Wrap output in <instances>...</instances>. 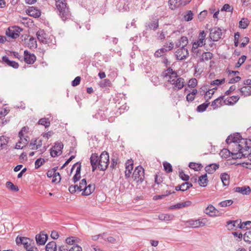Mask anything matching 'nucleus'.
Returning <instances> with one entry per match:
<instances>
[{
	"label": "nucleus",
	"instance_id": "864d4df0",
	"mask_svg": "<svg viewBox=\"0 0 251 251\" xmlns=\"http://www.w3.org/2000/svg\"><path fill=\"white\" fill-rule=\"evenodd\" d=\"M213 57V54L210 52H205L202 55V58L203 60L208 61Z\"/></svg>",
	"mask_w": 251,
	"mask_h": 251
},
{
	"label": "nucleus",
	"instance_id": "8fccbe9b",
	"mask_svg": "<svg viewBox=\"0 0 251 251\" xmlns=\"http://www.w3.org/2000/svg\"><path fill=\"white\" fill-rule=\"evenodd\" d=\"M163 165L164 170L167 173H169L173 171L172 166L170 163L165 162L163 163Z\"/></svg>",
	"mask_w": 251,
	"mask_h": 251
},
{
	"label": "nucleus",
	"instance_id": "f257e3e1",
	"mask_svg": "<svg viewBox=\"0 0 251 251\" xmlns=\"http://www.w3.org/2000/svg\"><path fill=\"white\" fill-rule=\"evenodd\" d=\"M162 75L164 77H168V81L173 85L174 90H179L183 87L185 83L184 78L178 76L177 72L171 67L168 68Z\"/></svg>",
	"mask_w": 251,
	"mask_h": 251
},
{
	"label": "nucleus",
	"instance_id": "bf43d9fd",
	"mask_svg": "<svg viewBox=\"0 0 251 251\" xmlns=\"http://www.w3.org/2000/svg\"><path fill=\"white\" fill-rule=\"evenodd\" d=\"M162 179L161 178H158L157 175H155V183L157 185V187H155V185H154L155 189H159V185H161V186L162 187L163 185L161 184L162 183Z\"/></svg>",
	"mask_w": 251,
	"mask_h": 251
},
{
	"label": "nucleus",
	"instance_id": "c9c22d12",
	"mask_svg": "<svg viewBox=\"0 0 251 251\" xmlns=\"http://www.w3.org/2000/svg\"><path fill=\"white\" fill-rule=\"evenodd\" d=\"M217 88L215 87V88H213L212 89H209L207 90V89H205V90H203V92L205 93L204 95V99H207L208 100V99H210L211 98L212 95H213L214 93V91H213V89H216Z\"/></svg>",
	"mask_w": 251,
	"mask_h": 251
},
{
	"label": "nucleus",
	"instance_id": "4d7b16f0",
	"mask_svg": "<svg viewBox=\"0 0 251 251\" xmlns=\"http://www.w3.org/2000/svg\"><path fill=\"white\" fill-rule=\"evenodd\" d=\"M45 160L43 158H40L37 159L35 162V168L36 169H38L40 167H41L43 164L44 163Z\"/></svg>",
	"mask_w": 251,
	"mask_h": 251
},
{
	"label": "nucleus",
	"instance_id": "58836bf2",
	"mask_svg": "<svg viewBox=\"0 0 251 251\" xmlns=\"http://www.w3.org/2000/svg\"><path fill=\"white\" fill-rule=\"evenodd\" d=\"M239 27L242 29H246L249 25V22L247 18H243L239 23Z\"/></svg>",
	"mask_w": 251,
	"mask_h": 251
},
{
	"label": "nucleus",
	"instance_id": "9b49d317",
	"mask_svg": "<svg viewBox=\"0 0 251 251\" xmlns=\"http://www.w3.org/2000/svg\"><path fill=\"white\" fill-rule=\"evenodd\" d=\"M222 29L218 27L212 28L210 31V38L213 41H218L221 38Z\"/></svg>",
	"mask_w": 251,
	"mask_h": 251
},
{
	"label": "nucleus",
	"instance_id": "37998d69",
	"mask_svg": "<svg viewBox=\"0 0 251 251\" xmlns=\"http://www.w3.org/2000/svg\"><path fill=\"white\" fill-rule=\"evenodd\" d=\"M193 13L191 10L187 11L186 14L184 15V20L186 22L191 21L193 19Z\"/></svg>",
	"mask_w": 251,
	"mask_h": 251
},
{
	"label": "nucleus",
	"instance_id": "680f3d73",
	"mask_svg": "<svg viewBox=\"0 0 251 251\" xmlns=\"http://www.w3.org/2000/svg\"><path fill=\"white\" fill-rule=\"evenodd\" d=\"M229 99L233 101L228 100L229 104L233 105L238 101L239 99V97L238 96H232L229 98Z\"/></svg>",
	"mask_w": 251,
	"mask_h": 251
},
{
	"label": "nucleus",
	"instance_id": "3c124183",
	"mask_svg": "<svg viewBox=\"0 0 251 251\" xmlns=\"http://www.w3.org/2000/svg\"><path fill=\"white\" fill-rule=\"evenodd\" d=\"M177 204L178 209H180L183 207L190 206L192 204V202L190 201H186L184 202L177 203Z\"/></svg>",
	"mask_w": 251,
	"mask_h": 251
},
{
	"label": "nucleus",
	"instance_id": "6e6d98bb",
	"mask_svg": "<svg viewBox=\"0 0 251 251\" xmlns=\"http://www.w3.org/2000/svg\"><path fill=\"white\" fill-rule=\"evenodd\" d=\"M197 84V80L195 78L190 79L188 82V86L189 87L194 88Z\"/></svg>",
	"mask_w": 251,
	"mask_h": 251
},
{
	"label": "nucleus",
	"instance_id": "393cba45",
	"mask_svg": "<svg viewBox=\"0 0 251 251\" xmlns=\"http://www.w3.org/2000/svg\"><path fill=\"white\" fill-rule=\"evenodd\" d=\"M235 191L239 192L243 195H249L251 192V189L249 186L243 187H237L235 188Z\"/></svg>",
	"mask_w": 251,
	"mask_h": 251
},
{
	"label": "nucleus",
	"instance_id": "5701e85b",
	"mask_svg": "<svg viewBox=\"0 0 251 251\" xmlns=\"http://www.w3.org/2000/svg\"><path fill=\"white\" fill-rule=\"evenodd\" d=\"M188 44V40L187 37L182 36L176 44V48H186Z\"/></svg>",
	"mask_w": 251,
	"mask_h": 251
},
{
	"label": "nucleus",
	"instance_id": "2f4dec72",
	"mask_svg": "<svg viewBox=\"0 0 251 251\" xmlns=\"http://www.w3.org/2000/svg\"><path fill=\"white\" fill-rule=\"evenodd\" d=\"M174 216L168 214H161L158 216V219L161 221H169L173 219Z\"/></svg>",
	"mask_w": 251,
	"mask_h": 251
},
{
	"label": "nucleus",
	"instance_id": "9d476101",
	"mask_svg": "<svg viewBox=\"0 0 251 251\" xmlns=\"http://www.w3.org/2000/svg\"><path fill=\"white\" fill-rule=\"evenodd\" d=\"M22 30V28L18 26L9 27L6 30L5 34L9 37L16 39L20 36V32Z\"/></svg>",
	"mask_w": 251,
	"mask_h": 251
},
{
	"label": "nucleus",
	"instance_id": "6e6552de",
	"mask_svg": "<svg viewBox=\"0 0 251 251\" xmlns=\"http://www.w3.org/2000/svg\"><path fill=\"white\" fill-rule=\"evenodd\" d=\"M159 27V19L157 17H152L150 21L145 24L147 30L155 31Z\"/></svg>",
	"mask_w": 251,
	"mask_h": 251
},
{
	"label": "nucleus",
	"instance_id": "a878e982",
	"mask_svg": "<svg viewBox=\"0 0 251 251\" xmlns=\"http://www.w3.org/2000/svg\"><path fill=\"white\" fill-rule=\"evenodd\" d=\"M2 59V61L8 66L12 67L14 69H17L19 67V64L18 62L10 60L7 56H3Z\"/></svg>",
	"mask_w": 251,
	"mask_h": 251
},
{
	"label": "nucleus",
	"instance_id": "2eb2a0df",
	"mask_svg": "<svg viewBox=\"0 0 251 251\" xmlns=\"http://www.w3.org/2000/svg\"><path fill=\"white\" fill-rule=\"evenodd\" d=\"M176 56L177 60H183L188 56L189 52L186 48H180L176 52Z\"/></svg>",
	"mask_w": 251,
	"mask_h": 251
},
{
	"label": "nucleus",
	"instance_id": "423d86ee",
	"mask_svg": "<svg viewBox=\"0 0 251 251\" xmlns=\"http://www.w3.org/2000/svg\"><path fill=\"white\" fill-rule=\"evenodd\" d=\"M109 163V154L106 151H103L99 157L98 168L100 170L105 171Z\"/></svg>",
	"mask_w": 251,
	"mask_h": 251
},
{
	"label": "nucleus",
	"instance_id": "052dcab7",
	"mask_svg": "<svg viewBox=\"0 0 251 251\" xmlns=\"http://www.w3.org/2000/svg\"><path fill=\"white\" fill-rule=\"evenodd\" d=\"M233 8L231 7L228 4H225L221 9L222 11L231 12L233 11Z\"/></svg>",
	"mask_w": 251,
	"mask_h": 251
},
{
	"label": "nucleus",
	"instance_id": "f03ea898",
	"mask_svg": "<svg viewBox=\"0 0 251 251\" xmlns=\"http://www.w3.org/2000/svg\"><path fill=\"white\" fill-rule=\"evenodd\" d=\"M95 189V186L94 184H90L87 185V181L85 178L82 179L79 184L72 185L69 187V191L71 194H74L76 192H80L82 191V195L89 196L91 194Z\"/></svg>",
	"mask_w": 251,
	"mask_h": 251
},
{
	"label": "nucleus",
	"instance_id": "338daca9",
	"mask_svg": "<svg viewBox=\"0 0 251 251\" xmlns=\"http://www.w3.org/2000/svg\"><path fill=\"white\" fill-rule=\"evenodd\" d=\"M81 77L80 76H76L72 81V85L73 86H76L80 84Z\"/></svg>",
	"mask_w": 251,
	"mask_h": 251
},
{
	"label": "nucleus",
	"instance_id": "dca6fc26",
	"mask_svg": "<svg viewBox=\"0 0 251 251\" xmlns=\"http://www.w3.org/2000/svg\"><path fill=\"white\" fill-rule=\"evenodd\" d=\"M36 56L33 54L30 53L27 50L24 51V60L28 64H32L36 61Z\"/></svg>",
	"mask_w": 251,
	"mask_h": 251
},
{
	"label": "nucleus",
	"instance_id": "20e7f679",
	"mask_svg": "<svg viewBox=\"0 0 251 251\" xmlns=\"http://www.w3.org/2000/svg\"><path fill=\"white\" fill-rule=\"evenodd\" d=\"M55 6L59 16L63 21L70 19L71 13L66 0H56Z\"/></svg>",
	"mask_w": 251,
	"mask_h": 251
},
{
	"label": "nucleus",
	"instance_id": "49530a36",
	"mask_svg": "<svg viewBox=\"0 0 251 251\" xmlns=\"http://www.w3.org/2000/svg\"><path fill=\"white\" fill-rule=\"evenodd\" d=\"M100 85L101 87H111V82L109 79H104L100 82Z\"/></svg>",
	"mask_w": 251,
	"mask_h": 251
},
{
	"label": "nucleus",
	"instance_id": "cd10ccee",
	"mask_svg": "<svg viewBox=\"0 0 251 251\" xmlns=\"http://www.w3.org/2000/svg\"><path fill=\"white\" fill-rule=\"evenodd\" d=\"M241 95L244 97L251 96V86H244L239 89Z\"/></svg>",
	"mask_w": 251,
	"mask_h": 251
},
{
	"label": "nucleus",
	"instance_id": "a18cd8bd",
	"mask_svg": "<svg viewBox=\"0 0 251 251\" xmlns=\"http://www.w3.org/2000/svg\"><path fill=\"white\" fill-rule=\"evenodd\" d=\"M243 239L246 242L251 243V231L248 230L243 234Z\"/></svg>",
	"mask_w": 251,
	"mask_h": 251
},
{
	"label": "nucleus",
	"instance_id": "13d9d810",
	"mask_svg": "<svg viewBox=\"0 0 251 251\" xmlns=\"http://www.w3.org/2000/svg\"><path fill=\"white\" fill-rule=\"evenodd\" d=\"M246 59V56L242 55L238 60L237 63L235 65V68L240 67L243 64Z\"/></svg>",
	"mask_w": 251,
	"mask_h": 251
},
{
	"label": "nucleus",
	"instance_id": "c756f323",
	"mask_svg": "<svg viewBox=\"0 0 251 251\" xmlns=\"http://www.w3.org/2000/svg\"><path fill=\"white\" fill-rule=\"evenodd\" d=\"M199 185L201 187H205L207 186L208 180L207 179V174L200 176L198 180Z\"/></svg>",
	"mask_w": 251,
	"mask_h": 251
},
{
	"label": "nucleus",
	"instance_id": "f704fd0d",
	"mask_svg": "<svg viewBox=\"0 0 251 251\" xmlns=\"http://www.w3.org/2000/svg\"><path fill=\"white\" fill-rule=\"evenodd\" d=\"M221 179L224 186L229 184V176L226 173H223L221 175Z\"/></svg>",
	"mask_w": 251,
	"mask_h": 251
},
{
	"label": "nucleus",
	"instance_id": "603ef678",
	"mask_svg": "<svg viewBox=\"0 0 251 251\" xmlns=\"http://www.w3.org/2000/svg\"><path fill=\"white\" fill-rule=\"evenodd\" d=\"M30 147H31L32 150H37L41 146V144H37V140H32L29 144Z\"/></svg>",
	"mask_w": 251,
	"mask_h": 251
},
{
	"label": "nucleus",
	"instance_id": "4c0bfd02",
	"mask_svg": "<svg viewBox=\"0 0 251 251\" xmlns=\"http://www.w3.org/2000/svg\"><path fill=\"white\" fill-rule=\"evenodd\" d=\"M38 123L39 125L44 126L46 128L49 127L50 126L49 119L46 118L40 119Z\"/></svg>",
	"mask_w": 251,
	"mask_h": 251
},
{
	"label": "nucleus",
	"instance_id": "de8ad7c7",
	"mask_svg": "<svg viewBox=\"0 0 251 251\" xmlns=\"http://www.w3.org/2000/svg\"><path fill=\"white\" fill-rule=\"evenodd\" d=\"M233 202V201L231 200H228L222 201L220 202L218 205L222 207H226L231 205Z\"/></svg>",
	"mask_w": 251,
	"mask_h": 251
},
{
	"label": "nucleus",
	"instance_id": "6ab92c4d",
	"mask_svg": "<svg viewBox=\"0 0 251 251\" xmlns=\"http://www.w3.org/2000/svg\"><path fill=\"white\" fill-rule=\"evenodd\" d=\"M240 224V220H236L234 221H228L226 222V226L228 230H236L238 228Z\"/></svg>",
	"mask_w": 251,
	"mask_h": 251
},
{
	"label": "nucleus",
	"instance_id": "774afa93",
	"mask_svg": "<svg viewBox=\"0 0 251 251\" xmlns=\"http://www.w3.org/2000/svg\"><path fill=\"white\" fill-rule=\"evenodd\" d=\"M69 251H82V248L77 245H74L72 247H69Z\"/></svg>",
	"mask_w": 251,
	"mask_h": 251
},
{
	"label": "nucleus",
	"instance_id": "7c9ffc66",
	"mask_svg": "<svg viewBox=\"0 0 251 251\" xmlns=\"http://www.w3.org/2000/svg\"><path fill=\"white\" fill-rule=\"evenodd\" d=\"M46 251H56V244L54 241L49 242L46 246Z\"/></svg>",
	"mask_w": 251,
	"mask_h": 251
},
{
	"label": "nucleus",
	"instance_id": "f3484780",
	"mask_svg": "<svg viewBox=\"0 0 251 251\" xmlns=\"http://www.w3.org/2000/svg\"><path fill=\"white\" fill-rule=\"evenodd\" d=\"M133 168V161L132 159L128 160L126 163L125 177L129 178L132 173Z\"/></svg>",
	"mask_w": 251,
	"mask_h": 251
},
{
	"label": "nucleus",
	"instance_id": "473e14b6",
	"mask_svg": "<svg viewBox=\"0 0 251 251\" xmlns=\"http://www.w3.org/2000/svg\"><path fill=\"white\" fill-rule=\"evenodd\" d=\"M209 104H210V103L207 100L205 102L197 106V111L198 112H204L206 109V108L208 107Z\"/></svg>",
	"mask_w": 251,
	"mask_h": 251
},
{
	"label": "nucleus",
	"instance_id": "c03bdc74",
	"mask_svg": "<svg viewBox=\"0 0 251 251\" xmlns=\"http://www.w3.org/2000/svg\"><path fill=\"white\" fill-rule=\"evenodd\" d=\"M189 167L190 168L193 169L195 171H199L201 170L202 166L201 164L190 162L189 164Z\"/></svg>",
	"mask_w": 251,
	"mask_h": 251
},
{
	"label": "nucleus",
	"instance_id": "0e129e2a",
	"mask_svg": "<svg viewBox=\"0 0 251 251\" xmlns=\"http://www.w3.org/2000/svg\"><path fill=\"white\" fill-rule=\"evenodd\" d=\"M231 151H230L229 150L226 149H224L222 151L221 153H222V156H224L225 157H226L227 156H230V154H231Z\"/></svg>",
	"mask_w": 251,
	"mask_h": 251
},
{
	"label": "nucleus",
	"instance_id": "a211bd4d",
	"mask_svg": "<svg viewBox=\"0 0 251 251\" xmlns=\"http://www.w3.org/2000/svg\"><path fill=\"white\" fill-rule=\"evenodd\" d=\"M90 163L92 168V172H94L98 168L99 157L97 153H92L90 158Z\"/></svg>",
	"mask_w": 251,
	"mask_h": 251
},
{
	"label": "nucleus",
	"instance_id": "4468645a",
	"mask_svg": "<svg viewBox=\"0 0 251 251\" xmlns=\"http://www.w3.org/2000/svg\"><path fill=\"white\" fill-rule=\"evenodd\" d=\"M48 238V235L44 231H41L35 236V240L38 245H44Z\"/></svg>",
	"mask_w": 251,
	"mask_h": 251
},
{
	"label": "nucleus",
	"instance_id": "e2e57ef3",
	"mask_svg": "<svg viewBox=\"0 0 251 251\" xmlns=\"http://www.w3.org/2000/svg\"><path fill=\"white\" fill-rule=\"evenodd\" d=\"M179 176L180 178L184 181H187L189 179V176L188 175H186L184 174V173L181 171V172H179Z\"/></svg>",
	"mask_w": 251,
	"mask_h": 251
},
{
	"label": "nucleus",
	"instance_id": "0eeeda50",
	"mask_svg": "<svg viewBox=\"0 0 251 251\" xmlns=\"http://www.w3.org/2000/svg\"><path fill=\"white\" fill-rule=\"evenodd\" d=\"M132 177L137 182L142 183L145 178L144 168L140 165L136 167L133 173Z\"/></svg>",
	"mask_w": 251,
	"mask_h": 251
},
{
	"label": "nucleus",
	"instance_id": "69168bd1",
	"mask_svg": "<svg viewBox=\"0 0 251 251\" xmlns=\"http://www.w3.org/2000/svg\"><path fill=\"white\" fill-rule=\"evenodd\" d=\"M241 40L242 41V42L240 45V47L243 48V47H245L247 45V44L249 42L250 39L248 37H245L244 38H242Z\"/></svg>",
	"mask_w": 251,
	"mask_h": 251
},
{
	"label": "nucleus",
	"instance_id": "f8f14e48",
	"mask_svg": "<svg viewBox=\"0 0 251 251\" xmlns=\"http://www.w3.org/2000/svg\"><path fill=\"white\" fill-rule=\"evenodd\" d=\"M54 150H50V155L55 157L60 155L62 151V150L63 148V144L61 142H56L55 143L54 146L53 147Z\"/></svg>",
	"mask_w": 251,
	"mask_h": 251
},
{
	"label": "nucleus",
	"instance_id": "7ed1b4c3",
	"mask_svg": "<svg viewBox=\"0 0 251 251\" xmlns=\"http://www.w3.org/2000/svg\"><path fill=\"white\" fill-rule=\"evenodd\" d=\"M231 140L230 142H232L234 144L238 151H241L240 153H238L240 155H245L244 151L247 147H250L248 145V141L247 139H242L240 133H236L233 136L231 135Z\"/></svg>",
	"mask_w": 251,
	"mask_h": 251
},
{
	"label": "nucleus",
	"instance_id": "09e8293b",
	"mask_svg": "<svg viewBox=\"0 0 251 251\" xmlns=\"http://www.w3.org/2000/svg\"><path fill=\"white\" fill-rule=\"evenodd\" d=\"M168 51L166 48H161L156 50L154 53V56L157 57H161L163 53Z\"/></svg>",
	"mask_w": 251,
	"mask_h": 251
},
{
	"label": "nucleus",
	"instance_id": "1a4fd4ad",
	"mask_svg": "<svg viewBox=\"0 0 251 251\" xmlns=\"http://www.w3.org/2000/svg\"><path fill=\"white\" fill-rule=\"evenodd\" d=\"M36 36L38 40L41 43L48 44L49 46L50 43H52V39H51L50 37L48 38V35L44 30H39L36 33Z\"/></svg>",
	"mask_w": 251,
	"mask_h": 251
},
{
	"label": "nucleus",
	"instance_id": "aec40b11",
	"mask_svg": "<svg viewBox=\"0 0 251 251\" xmlns=\"http://www.w3.org/2000/svg\"><path fill=\"white\" fill-rule=\"evenodd\" d=\"M168 3L170 8L172 10H175L181 6H183L182 0H169Z\"/></svg>",
	"mask_w": 251,
	"mask_h": 251
},
{
	"label": "nucleus",
	"instance_id": "b1692460",
	"mask_svg": "<svg viewBox=\"0 0 251 251\" xmlns=\"http://www.w3.org/2000/svg\"><path fill=\"white\" fill-rule=\"evenodd\" d=\"M232 146L233 147V149H232V152H231V155H232V157L234 159H236V158H242V157H248L249 158H250V155H240V156H239V154L238 153H240V151H238V149H237L236 147L235 146L234 144H233V145H232Z\"/></svg>",
	"mask_w": 251,
	"mask_h": 251
},
{
	"label": "nucleus",
	"instance_id": "ea45409f",
	"mask_svg": "<svg viewBox=\"0 0 251 251\" xmlns=\"http://www.w3.org/2000/svg\"><path fill=\"white\" fill-rule=\"evenodd\" d=\"M6 187L11 191L17 192L19 191V188L17 186L15 185L10 181H7L6 183Z\"/></svg>",
	"mask_w": 251,
	"mask_h": 251
},
{
	"label": "nucleus",
	"instance_id": "39448f33",
	"mask_svg": "<svg viewBox=\"0 0 251 251\" xmlns=\"http://www.w3.org/2000/svg\"><path fill=\"white\" fill-rule=\"evenodd\" d=\"M16 243L18 246L23 245L26 251L34 246V243L33 240L25 237L17 236L16 238Z\"/></svg>",
	"mask_w": 251,
	"mask_h": 251
},
{
	"label": "nucleus",
	"instance_id": "a19ab883",
	"mask_svg": "<svg viewBox=\"0 0 251 251\" xmlns=\"http://www.w3.org/2000/svg\"><path fill=\"white\" fill-rule=\"evenodd\" d=\"M205 45L203 39H199L197 41L195 42L193 44L192 49H196L199 47H202Z\"/></svg>",
	"mask_w": 251,
	"mask_h": 251
},
{
	"label": "nucleus",
	"instance_id": "bb28decb",
	"mask_svg": "<svg viewBox=\"0 0 251 251\" xmlns=\"http://www.w3.org/2000/svg\"><path fill=\"white\" fill-rule=\"evenodd\" d=\"M219 167V165L216 163L211 164L205 167V171L208 174H213Z\"/></svg>",
	"mask_w": 251,
	"mask_h": 251
},
{
	"label": "nucleus",
	"instance_id": "412c9836",
	"mask_svg": "<svg viewBox=\"0 0 251 251\" xmlns=\"http://www.w3.org/2000/svg\"><path fill=\"white\" fill-rule=\"evenodd\" d=\"M27 13L30 16L35 18H38L41 16V11L33 6L29 7L27 10Z\"/></svg>",
	"mask_w": 251,
	"mask_h": 251
},
{
	"label": "nucleus",
	"instance_id": "72a5a7b5",
	"mask_svg": "<svg viewBox=\"0 0 251 251\" xmlns=\"http://www.w3.org/2000/svg\"><path fill=\"white\" fill-rule=\"evenodd\" d=\"M224 97V96H221L212 102L211 106H213V109H215L221 105V99H223Z\"/></svg>",
	"mask_w": 251,
	"mask_h": 251
},
{
	"label": "nucleus",
	"instance_id": "5fc2aeb1",
	"mask_svg": "<svg viewBox=\"0 0 251 251\" xmlns=\"http://www.w3.org/2000/svg\"><path fill=\"white\" fill-rule=\"evenodd\" d=\"M61 179V176L59 173H54L52 176V182H59Z\"/></svg>",
	"mask_w": 251,
	"mask_h": 251
},
{
	"label": "nucleus",
	"instance_id": "ddd939ff",
	"mask_svg": "<svg viewBox=\"0 0 251 251\" xmlns=\"http://www.w3.org/2000/svg\"><path fill=\"white\" fill-rule=\"evenodd\" d=\"M204 212L211 217L219 216L222 215V213L211 204L208 205L204 210Z\"/></svg>",
	"mask_w": 251,
	"mask_h": 251
},
{
	"label": "nucleus",
	"instance_id": "4be33fe9",
	"mask_svg": "<svg viewBox=\"0 0 251 251\" xmlns=\"http://www.w3.org/2000/svg\"><path fill=\"white\" fill-rule=\"evenodd\" d=\"M9 141V138L4 135L0 136V150L7 149V144Z\"/></svg>",
	"mask_w": 251,
	"mask_h": 251
},
{
	"label": "nucleus",
	"instance_id": "e433bc0d",
	"mask_svg": "<svg viewBox=\"0 0 251 251\" xmlns=\"http://www.w3.org/2000/svg\"><path fill=\"white\" fill-rule=\"evenodd\" d=\"M175 193V191L172 192L171 191L167 190L166 191V193L164 194L154 196L153 198V200L154 201H157L159 199H163V198H165V197L168 196V195H169L171 194H174Z\"/></svg>",
	"mask_w": 251,
	"mask_h": 251
},
{
	"label": "nucleus",
	"instance_id": "c85d7f7f",
	"mask_svg": "<svg viewBox=\"0 0 251 251\" xmlns=\"http://www.w3.org/2000/svg\"><path fill=\"white\" fill-rule=\"evenodd\" d=\"M80 240L74 236H72L70 237H68L66 239V243L68 245V246L70 247V246H74V245H77L76 243L79 242Z\"/></svg>",
	"mask_w": 251,
	"mask_h": 251
},
{
	"label": "nucleus",
	"instance_id": "79ce46f5",
	"mask_svg": "<svg viewBox=\"0 0 251 251\" xmlns=\"http://www.w3.org/2000/svg\"><path fill=\"white\" fill-rule=\"evenodd\" d=\"M27 45L30 48H36L37 43L36 39L33 37H30L28 40V42L27 43Z\"/></svg>",
	"mask_w": 251,
	"mask_h": 251
}]
</instances>
